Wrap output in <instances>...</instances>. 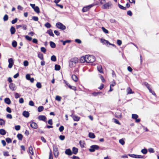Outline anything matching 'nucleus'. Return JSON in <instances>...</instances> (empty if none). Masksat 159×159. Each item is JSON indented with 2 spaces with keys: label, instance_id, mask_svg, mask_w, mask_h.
I'll return each instance as SVG.
<instances>
[{
  "label": "nucleus",
  "instance_id": "obj_28",
  "mask_svg": "<svg viewBox=\"0 0 159 159\" xmlns=\"http://www.w3.org/2000/svg\"><path fill=\"white\" fill-rule=\"evenodd\" d=\"M50 44L51 47L52 48H54L56 47V44L54 43L52 41L50 42Z\"/></svg>",
  "mask_w": 159,
  "mask_h": 159
},
{
  "label": "nucleus",
  "instance_id": "obj_11",
  "mask_svg": "<svg viewBox=\"0 0 159 159\" xmlns=\"http://www.w3.org/2000/svg\"><path fill=\"white\" fill-rule=\"evenodd\" d=\"M130 157L136 158H143V157L141 155L134 154H130Z\"/></svg>",
  "mask_w": 159,
  "mask_h": 159
},
{
  "label": "nucleus",
  "instance_id": "obj_16",
  "mask_svg": "<svg viewBox=\"0 0 159 159\" xmlns=\"http://www.w3.org/2000/svg\"><path fill=\"white\" fill-rule=\"evenodd\" d=\"M86 55L85 57H81L80 60V62L81 63H84L85 62H86Z\"/></svg>",
  "mask_w": 159,
  "mask_h": 159
},
{
  "label": "nucleus",
  "instance_id": "obj_45",
  "mask_svg": "<svg viewBox=\"0 0 159 159\" xmlns=\"http://www.w3.org/2000/svg\"><path fill=\"white\" fill-rule=\"evenodd\" d=\"M6 140L7 143H11L12 142L11 139L10 138H7L6 139Z\"/></svg>",
  "mask_w": 159,
  "mask_h": 159
},
{
  "label": "nucleus",
  "instance_id": "obj_27",
  "mask_svg": "<svg viewBox=\"0 0 159 159\" xmlns=\"http://www.w3.org/2000/svg\"><path fill=\"white\" fill-rule=\"evenodd\" d=\"M6 134V131L3 129H0V134L2 135H5Z\"/></svg>",
  "mask_w": 159,
  "mask_h": 159
},
{
  "label": "nucleus",
  "instance_id": "obj_37",
  "mask_svg": "<svg viewBox=\"0 0 159 159\" xmlns=\"http://www.w3.org/2000/svg\"><path fill=\"white\" fill-rule=\"evenodd\" d=\"M51 60L53 61H56V57L55 55H52L51 58Z\"/></svg>",
  "mask_w": 159,
  "mask_h": 159
},
{
  "label": "nucleus",
  "instance_id": "obj_40",
  "mask_svg": "<svg viewBox=\"0 0 159 159\" xmlns=\"http://www.w3.org/2000/svg\"><path fill=\"white\" fill-rule=\"evenodd\" d=\"M119 7L121 9L125 10L126 9V7H124L122 5H120L119 4H118Z\"/></svg>",
  "mask_w": 159,
  "mask_h": 159
},
{
  "label": "nucleus",
  "instance_id": "obj_25",
  "mask_svg": "<svg viewBox=\"0 0 159 159\" xmlns=\"http://www.w3.org/2000/svg\"><path fill=\"white\" fill-rule=\"evenodd\" d=\"M72 79L75 82L77 81L78 78L77 76L75 75H73L71 76Z\"/></svg>",
  "mask_w": 159,
  "mask_h": 159
},
{
  "label": "nucleus",
  "instance_id": "obj_53",
  "mask_svg": "<svg viewBox=\"0 0 159 159\" xmlns=\"http://www.w3.org/2000/svg\"><path fill=\"white\" fill-rule=\"evenodd\" d=\"M18 19L17 18H15L11 21V23L12 24H14L16 23Z\"/></svg>",
  "mask_w": 159,
  "mask_h": 159
},
{
  "label": "nucleus",
  "instance_id": "obj_1",
  "mask_svg": "<svg viewBox=\"0 0 159 159\" xmlns=\"http://www.w3.org/2000/svg\"><path fill=\"white\" fill-rule=\"evenodd\" d=\"M78 61V59L77 58L75 57L71 59L69 62V67L71 68L75 67Z\"/></svg>",
  "mask_w": 159,
  "mask_h": 159
},
{
  "label": "nucleus",
  "instance_id": "obj_8",
  "mask_svg": "<svg viewBox=\"0 0 159 159\" xmlns=\"http://www.w3.org/2000/svg\"><path fill=\"white\" fill-rule=\"evenodd\" d=\"M9 65L8 67L11 68L12 67L14 63V60L12 58H10L8 59Z\"/></svg>",
  "mask_w": 159,
  "mask_h": 159
},
{
  "label": "nucleus",
  "instance_id": "obj_29",
  "mask_svg": "<svg viewBox=\"0 0 159 159\" xmlns=\"http://www.w3.org/2000/svg\"><path fill=\"white\" fill-rule=\"evenodd\" d=\"M29 151L31 155H33L34 152L33 151V148L32 146H30L29 148Z\"/></svg>",
  "mask_w": 159,
  "mask_h": 159
},
{
  "label": "nucleus",
  "instance_id": "obj_43",
  "mask_svg": "<svg viewBox=\"0 0 159 159\" xmlns=\"http://www.w3.org/2000/svg\"><path fill=\"white\" fill-rule=\"evenodd\" d=\"M36 87L39 88H41L42 87L41 83L40 82H37L36 84Z\"/></svg>",
  "mask_w": 159,
  "mask_h": 159
},
{
  "label": "nucleus",
  "instance_id": "obj_20",
  "mask_svg": "<svg viewBox=\"0 0 159 159\" xmlns=\"http://www.w3.org/2000/svg\"><path fill=\"white\" fill-rule=\"evenodd\" d=\"M78 152V149L77 148L74 147L72 148V153L76 154Z\"/></svg>",
  "mask_w": 159,
  "mask_h": 159
},
{
  "label": "nucleus",
  "instance_id": "obj_14",
  "mask_svg": "<svg viewBox=\"0 0 159 159\" xmlns=\"http://www.w3.org/2000/svg\"><path fill=\"white\" fill-rule=\"evenodd\" d=\"M71 116L75 121H78L80 119L79 117L76 116L73 114L71 115Z\"/></svg>",
  "mask_w": 159,
  "mask_h": 159
},
{
  "label": "nucleus",
  "instance_id": "obj_10",
  "mask_svg": "<svg viewBox=\"0 0 159 159\" xmlns=\"http://www.w3.org/2000/svg\"><path fill=\"white\" fill-rule=\"evenodd\" d=\"M111 5V2H109L106 4H104L103 6V8L104 9H108Z\"/></svg>",
  "mask_w": 159,
  "mask_h": 159
},
{
  "label": "nucleus",
  "instance_id": "obj_19",
  "mask_svg": "<svg viewBox=\"0 0 159 159\" xmlns=\"http://www.w3.org/2000/svg\"><path fill=\"white\" fill-rule=\"evenodd\" d=\"M101 42L102 43H103V44H106L107 45H108V43H109V42L108 41L106 40L103 39H101Z\"/></svg>",
  "mask_w": 159,
  "mask_h": 159
},
{
  "label": "nucleus",
  "instance_id": "obj_12",
  "mask_svg": "<svg viewBox=\"0 0 159 159\" xmlns=\"http://www.w3.org/2000/svg\"><path fill=\"white\" fill-rule=\"evenodd\" d=\"M118 111L115 113V116L118 118L121 117V114L120 110H117Z\"/></svg>",
  "mask_w": 159,
  "mask_h": 159
},
{
  "label": "nucleus",
  "instance_id": "obj_23",
  "mask_svg": "<svg viewBox=\"0 0 159 159\" xmlns=\"http://www.w3.org/2000/svg\"><path fill=\"white\" fill-rule=\"evenodd\" d=\"M16 31L15 28L13 26H11L10 29V32L11 34H15Z\"/></svg>",
  "mask_w": 159,
  "mask_h": 159
},
{
  "label": "nucleus",
  "instance_id": "obj_24",
  "mask_svg": "<svg viewBox=\"0 0 159 159\" xmlns=\"http://www.w3.org/2000/svg\"><path fill=\"white\" fill-rule=\"evenodd\" d=\"M4 102L8 104H10L11 102L10 99L8 98H7L4 99Z\"/></svg>",
  "mask_w": 159,
  "mask_h": 159
},
{
  "label": "nucleus",
  "instance_id": "obj_42",
  "mask_svg": "<svg viewBox=\"0 0 159 159\" xmlns=\"http://www.w3.org/2000/svg\"><path fill=\"white\" fill-rule=\"evenodd\" d=\"M147 150L145 148L142 149L141 150V152L144 154H146L147 153Z\"/></svg>",
  "mask_w": 159,
  "mask_h": 159
},
{
  "label": "nucleus",
  "instance_id": "obj_9",
  "mask_svg": "<svg viewBox=\"0 0 159 159\" xmlns=\"http://www.w3.org/2000/svg\"><path fill=\"white\" fill-rule=\"evenodd\" d=\"M93 5L91 4L88 6L84 7L82 9V11L83 12H85L88 11L91 8Z\"/></svg>",
  "mask_w": 159,
  "mask_h": 159
},
{
  "label": "nucleus",
  "instance_id": "obj_60",
  "mask_svg": "<svg viewBox=\"0 0 159 159\" xmlns=\"http://www.w3.org/2000/svg\"><path fill=\"white\" fill-rule=\"evenodd\" d=\"M24 65L25 66H26L28 65V62L27 61H25L24 62Z\"/></svg>",
  "mask_w": 159,
  "mask_h": 159
},
{
  "label": "nucleus",
  "instance_id": "obj_54",
  "mask_svg": "<svg viewBox=\"0 0 159 159\" xmlns=\"http://www.w3.org/2000/svg\"><path fill=\"white\" fill-rule=\"evenodd\" d=\"M100 78L102 82L104 83L105 82V79H104L103 76L101 75H100Z\"/></svg>",
  "mask_w": 159,
  "mask_h": 159
},
{
  "label": "nucleus",
  "instance_id": "obj_61",
  "mask_svg": "<svg viewBox=\"0 0 159 159\" xmlns=\"http://www.w3.org/2000/svg\"><path fill=\"white\" fill-rule=\"evenodd\" d=\"M64 129V127L63 126H61L59 128V130L60 132L62 131Z\"/></svg>",
  "mask_w": 159,
  "mask_h": 159
},
{
  "label": "nucleus",
  "instance_id": "obj_39",
  "mask_svg": "<svg viewBox=\"0 0 159 159\" xmlns=\"http://www.w3.org/2000/svg\"><path fill=\"white\" fill-rule=\"evenodd\" d=\"M12 45L13 47H16L17 45V43L16 41H14L12 42Z\"/></svg>",
  "mask_w": 159,
  "mask_h": 159
},
{
  "label": "nucleus",
  "instance_id": "obj_58",
  "mask_svg": "<svg viewBox=\"0 0 159 159\" xmlns=\"http://www.w3.org/2000/svg\"><path fill=\"white\" fill-rule=\"evenodd\" d=\"M3 155L5 156H8L9 155L8 152H3Z\"/></svg>",
  "mask_w": 159,
  "mask_h": 159
},
{
  "label": "nucleus",
  "instance_id": "obj_6",
  "mask_svg": "<svg viewBox=\"0 0 159 159\" xmlns=\"http://www.w3.org/2000/svg\"><path fill=\"white\" fill-rule=\"evenodd\" d=\"M29 123L30 124V126L32 128L34 129H36L38 128L37 124L36 123L34 122L33 121L31 120Z\"/></svg>",
  "mask_w": 159,
  "mask_h": 159
},
{
  "label": "nucleus",
  "instance_id": "obj_34",
  "mask_svg": "<svg viewBox=\"0 0 159 159\" xmlns=\"http://www.w3.org/2000/svg\"><path fill=\"white\" fill-rule=\"evenodd\" d=\"M5 121L2 119H0V125H4Z\"/></svg>",
  "mask_w": 159,
  "mask_h": 159
},
{
  "label": "nucleus",
  "instance_id": "obj_44",
  "mask_svg": "<svg viewBox=\"0 0 159 159\" xmlns=\"http://www.w3.org/2000/svg\"><path fill=\"white\" fill-rule=\"evenodd\" d=\"M25 38L29 41H30L32 39V38L31 37H29L28 35H26L25 36Z\"/></svg>",
  "mask_w": 159,
  "mask_h": 159
},
{
  "label": "nucleus",
  "instance_id": "obj_4",
  "mask_svg": "<svg viewBox=\"0 0 159 159\" xmlns=\"http://www.w3.org/2000/svg\"><path fill=\"white\" fill-rule=\"evenodd\" d=\"M99 148V147L97 145H94L90 146L89 151L91 152H94L96 150H98Z\"/></svg>",
  "mask_w": 159,
  "mask_h": 159
},
{
  "label": "nucleus",
  "instance_id": "obj_63",
  "mask_svg": "<svg viewBox=\"0 0 159 159\" xmlns=\"http://www.w3.org/2000/svg\"><path fill=\"white\" fill-rule=\"evenodd\" d=\"M148 151L150 153H154V151L153 148H150L148 149Z\"/></svg>",
  "mask_w": 159,
  "mask_h": 159
},
{
  "label": "nucleus",
  "instance_id": "obj_38",
  "mask_svg": "<svg viewBox=\"0 0 159 159\" xmlns=\"http://www.w3.org/2000/svg\"><path fill=\"white\" fill-rule=\"evenodd\" d=\"M45 26L47 28H50L51 27V25L49 23L47 22L45 24Z\"/></svg>",
  "mask_w": 159,
  "mask_h": 159
},
{
  "label": "nucleus",
  "instance_id": "obj_17",
  "mask_svg": "<svg viewBox=\"0 0 159 159\" xmlns=\"http://www.w3.org/2000/svg\"><path fill=\"white\" fill-rule=\"evenodd\" d=\"M65 153L66 154L69 156L71 155L72 154L71 151L70 149H66L65 151Z\"/></svg>",
  "mask_w": 159,
  "mask_h": 159
},
{
  "label": "nucleus",
  "instance_id": "obj_41",
  "mask_svg": "<svg viewBox=\"0 0 159 159\" xmlns=\"http://www.w3.org/2000/svg\"><path fill=\"white\" fill-rule=\"evenodd\" d=\"M8 19V16L7 14H6L4 16L3 19L4 21H7Z\"/></svg>",
  "mask_w": 159,
  "mask_h": 159
},
{
  "label": "nucleus",
  "instance_id": "obj_2",
  "mask_svg": "<svg viewBox=\"0 0 159 159\" xmlns=\"http://www.w3.org/2000/svg\"><path fill=\"white\" fill-rule=\"evenodd\" d=\"M86 57L87 63H92L94 62L95 60V58L93 56L86 55Z\"/></svg>",
  "mask_w": 159,
  "mask_h": 159
},
{
  "label": "nucleus",
  "instance_id": "obj_13",
  "mask_svg": "<svg viewBox=\"0 0 159 159\" xmlns=\"http://www.w3.org/2000/svg\"><path fill=\"white\" fill-rule=\"evenodd\" d=\"M9 88L12 91H14L16 89L15 84L13 83H11L10 84Z\"/></svg>",
  "mask_w": 159,
  "mask_h": 159
},
{
  "label": "nucleus",
  "instance_id": "obj_55",
  "mask_svg": "<svg viewBox=\"0 0 159 159\" xmlns=\"http://www.w3.org/2000/svg\"><path fill=\"white\" fill-rule=\"evenodd\" d=\"M70 42L71 40H69L64 41V42H63V45H65L66 43H70Z\"/></svg>",
  "mask_w": 159,
  "mask_h": 159
},
{
  "label": "nucleus",
  "instance_id": "obj_18",
  "mask_svg": "<svg viewBox=\"0 0 159 159\" xmlns=\"http://www.w3.org/2000/svg\"><path fill=\"white\" fill-rule=\"evenodd\" d=\"M23 115L26 118H28L30 115L29 113L27 111H24L22 113Z\"/></svg>",
  "mask_w": 159,
  "mask_h": 159
},
{
  "label": "nucleus",
  "instance_id": "obj_7",
  "mask_svg": "<svg viewBox=\"0 0 159 159\" xmlns=\"http://www.w3.org/2000/svg\"><path fill=\"white\" fill-rule=\"evenodd\" d=\"M138 117V116L136 114H132V118L134 119L135 120L136 122L139 123L140 121V119H137Z\"/></svg>",
  "mask_w": 159,
  "mask_h": 159
},
{
  "label": "nucleus",
  "instance_id": "obj_15",
  "mask_svg": "<svg viewBox=\"0 0 159 159\" xmlns=\"http://www.w3.org/2000/svg\"><path fill=\"white\" fill-rule=\"evenodd\" d=\"M38 119L39 120H43L44 122L46 121V117L44 116L40 115L39 116Z\"/></svg>",
  "mask_w": 159,
  "mask_h": 159
},
{
  "label": "nucleus",
  "instance_id": "obj_32",
  "mask_svg": "<svg viewBox=\"0 0 159 159\" xmlns=\"http://www.w3.org/2000/svg\"><path fill=\"white\" fill-rule=\"evenodd\" d=\"M144 85L146 86V87L149 90V89H151V88H150V85L147 82H145L144 83Z\"/></svg>",
  "mask_w": 159,
  "mask_h": 159
},
{
  "label": "nucleus",
  "instance_id": "obj_26",
  "mask_svg": "<svg viewBox=\"0 0 159 159\" xmlns=\"http://www.w3.org/2000/svg\"><path fill=\"white\" fill-rule=\"evenodd\" d=\"M97 69L98 71L100 73H103V72L102 70V68L101 65H99L97 66Z\"/></svg>",
  "mask_w": 159,
  "mask_h": 159
},
{
  "label": "nucleus",
  "instance_id": "obj_56",
  "mask_svg": "<svg viewBox=\"0 0 159 159\" xmlns=\"http://www.w3.org/2000/svg\"><path fill=\"white\" fill-rule=\"evenodd\" d=\"M59 138L60 140H63L65 139V136L64 135H61L59 136Z\"/></svg>",
  "mask_w": 159,
  "mask_h": 159
},
{
  "label": "nucleus",
  "instance_id": "obj_57",
  "mask_svg": "<svg viewBox=\"0 0 159 159\" xmlns=\"http://www.w3.org/2000/svg\"><path fill=\"white\" fill-rule=\"evenodd\" d=\"M32 19L34 20L35 21H37L38 20V18L37 16H33Z\"/></svg>",
  "mask_w": 159,
  "mask_h": 159
},
{
  "label": "nucleus",
  "instance_id": "obj_31",
  "mask_svg": "<svg viewBox=\"0 0 159 159\" xmlns=\"http://www.w3.org/2000/svg\"><path fill=\"white\" fill-rule=\"evenodd\" d=\"M34 11L36 12L37 13H39V9L38 7L36 6L35 7H34Z\"/></svg>",
  "mask_w": 159,
  "mask_h": 159
},
{
  "label": "nucleus",
  "instance_id": "obj_30",
  "mask_svg": "<svg viewBox=\"0 0 159 159\" xmlns=\"http://www.w3.org/2000/svg\"><path fill=\"white\" fill-rule=\"evenodd\" d=\"M61 67L59 65L56 64L55 66V70H60Z\"/></svg>",
  "mask_w": 159,
  "mask_h": 159
},
{
  "label": "nucleus",
  "instance_id": "obj_64",
  "mask_svg": "<svg viewBox=\"0 0 159 159\" xmlns=\"http://www.w3.org/2000/svg\"><path fill=\"white\" fill-rule=\"evenodd\" d=\"M6 117L7 118H9L10 119H11L12 118L11 115L10 114H7V115Z\"/></svg>",
  "mask_w": 159,
  "mask_h": 159
},
{
  "label": "nucleus",
  "instance_id": "obj_48",
  "mask_svg": "<svg viewBox=\"0 0 159 159\" xmlns=\"http://www.w3.org/2000/svg\"><path fill=\"white\" fill-rule=\"evenodd\" d=\"M49 159H53L52 152L51 150L49 153Z\"/></svg>",
  "mask_w": 159,
  "mask_h": 159
},
{
  "label": "nucleus",
  "instance_id": "obj_5",
  "mask_svg": "<svg viewBox=\"0 0 159 159\" xmlns=\"http://www.w3.org/2000/svg\"><path fill=\"white\" fill-rule=\"evenodd\" d=\"M53 153L54 156L57 157L58 156L59 154V152L58 150V148L57 146L53 145Z\"/></svg>",
  "mask_w": 159,
  "mask_h": 159
},
{
  "label": "nucleus",
  "instance_id": "obj_36",
  "mask_svg": "<svg viewBox=\"0 0 159 159\" xmlns=\"http://www.w3.org/2000/svg\"><path fill=\"white\" fill-rule=\"evenodd\" d=\"M101 93V92H94L92 93V95L94 96H97L98 94Z\"/></svg>",
  "mask_w": 159,
  "mask_h": 159
},
{
  "label": "nucleus",
  "instance_id": "obj_47",
  "mask_svg": "<svg viewBox=\"0 0 159 159\" xmlns=\"http://www.w3.org/2000/svg\"><path fill=\"white\" fill-rule=\"evenodd\" d=\"M69 88L70 89H71L73 90H74L75 91L76 90V87L74 86H72L71 85H69Z\"/></svg>",
  "mask_w": 159,
  "mask_h": 159
},
{
  "label": "nucleus",
  "instance_id": "obj_50",
  "mask_svg": "<svg viewBox=\"0 0 159 159\" xmlns=\"http://www.w3.org/2000/svg\"><path fill=\"white\" fill-rule=\"evenodd\" d=\"M119 142L122 145H123L125 144V141L123 139H120L119 141Z\"/></svg>",
  "mask_w": 159,
  "mask_h": 159
},
{
  "label": "nucleus",
  "instance_id": "obj_59",
  "mask_svg": "<svg viewBox=\"0 0 159 159\" xmlns=\"http://www.w3.org/2000/svg\"><path fill=\"white\" fill-rule=\"evenodd\" d=\"M79 143L80 145V146L81 148H83L84 147V142H82L81 141H80L79 142Z\"/></svg>",
  "mask_w": 159,
  "mask_h": 159
},
{
  "label": "nucleus",
  "instance_id": "obj_52",
  "mask_svg": "<svg viewBox=\"0 0 159 159\" xmlns=\"http://www.w3.org/2000/svg\"><path fill=\"white\" fill-rule=\"evenodd\" d=\"M20 127L19 125H16L15 128L16 130H19L20 129Z\"/></svg>",
  "mask_w": 159,
  "mask_h": 159
},
{
  "label": "nucleus",
  "instance_id": "obj_46",
  "mask_svg": "<svg viewBox=\"0 0 159 159\" xmlns=\"http://www.w3.org/2000/svg\"><path fill=\"white\" fill-rule=\"evenodd\" d=\"M38 57L41 60L43 59V55L42 53H39L38 54Z\"/></svg>",
  "mask_w": 159,
  "mask_h": 159
},
{
  "label": "nucleus",
  "instance_id": "obj_51",
  "mask_svg": "<svg viewBox=\"0 0 159 159\" xmlns=\"http://www.w3.org/2000/svg\"><path fill=\"white\" fill-rule=\"evenodd\" d=\"M41 50L43 52L45 53L46 50L45 48L42 47L41 48Z\"/></svg>",
  "mask_w": 159,
  "mask_h": 159
},
{
  "label": "nucleus",
  "instance_id": "obj_33",
  "mask_svg": "<svg viewBox=\"0 0 159 159\" xmlns=\"http://www.w3.org/2000/svg\"><path fill=\"white\" fill-rule=\"evenodd\" d=\"M23 136L22 135L20 134H19L17 135V138L20 140H22L23 138Z\"/></svg>",
  "mask_w": 159,
  "mask_h": 159
},
{
  "label": "nucleus",
  "instance_id": "obj_35",
  "mask_svg": "<svg viewBox=\"0 0 159 159\" xmlns=\"http://www.w3.org/2000/svg\"><path fill=\"white\" fill-rule=\"evenodd\" d=\"M102 31H103V32L106 33V34H108L109 33V32H108V31L104 27H102Z\"/></svg>",
  "mask_w": 159,
  "mask_h": 159
},
{
  "label": "nucleus",
  "instance_id": "obj_49",
  "mask_svg": "<svg viewBox=\"0 0 159 159\" xmlns=\"http://www.w3.org/2000/svg\"><path fill=\"white\" fill-rule=\"evenodd\" d=\"M149 91L152 94V95L155 96H157L156 94L155 93L154 91H152L151 89H149Z\"/></svg>",
  "mask_w": 159,
  "mask_h": 159
},
{
  "label": "nucleus",
  "instance_id": "obj_3",
  "mask_svg": "<svg viewBox=\"0 0 159 159\" xmlns=\"http://www.w3.org/2000/svg\"><path fill=\"white\" fill-rule=\"evenodd\" d=\"M56 26L57 28L61 30H63L66 29V26L60 22L57 23L56 24Z\"/></svg>",
  "mask_w": 159,
  "mask_h": 159
},
{
  "label": "nucleus",
  "instance_id": "obj_21",
  "mask_svg": "<svg viewBox=\"0 0 159 159\" xmlns=\"http://www.w3.org/2000/svg\"><path fill=\"white\" fill-rule=\"evenodd\" d=\"M89 137L91 139H94L95 137V136L94 133L90 132L89 134Z\"/></svg>",
  "mask_w": 159,
  "mask_h": 159
},
{
  "label": "nucleus",
  "instance_id": "obj_22",
  "mask_svg": "<svg viewBox=\"0 0 159 159\" xmlns=\"http://www.w3.org/2000/svg\"><path fill=\"white\" fill-rule=\"evenodd\" d=\"M47 33L50 36L52 37H54V34H53L52 30L51 29H49L47 31Z\"/></svg>",
  "mask_w": 159,
  "mask_h": 159
},
{
  "label": "nucleus",
  "instance_id": "obj_62",
  "mask_svg": "<svg viewBox=\"0 0 159 159\" xmlns=\"http://www.w3.org/2000/svg\"><path fill=\"white\" fill-rule=\"evenodd\" d=\"M54 33L57 36H59L60 35V32L57 30H54Z\"/></svg>",
  "mask_w": 159,
  "mask_h": 159
}]
</instances>
